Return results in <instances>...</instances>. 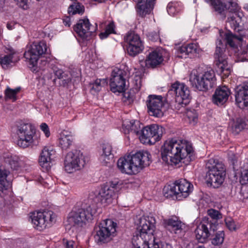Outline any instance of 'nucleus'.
<instances>
[{"label": "nucleus", "instance_id": "obj_1", "mask_svg": "<svg viewBox=\"0 0 248 248\" xmlns=\"http://www.w3.org/2000/svg\"><path fill=\"white\" fill-rule=\"evenodd\" d=\"M226 21V28H229L239 33L233 35L232 32L226 33L225 38L222 40L217 39L216 42V48L214 55L215 63L217 66V71L223 77H228L231 72V65L228 63V58L225 54L226 45L235 47L242 40L244 32L243 27L240 25L242 18L236 11H229Z\"/></svg>", "mask_w": 248, "mask_h": 248}, {"label": "nucleus", "instance_id": "obj_2", "mask_svg": "<svg viewBox=\"0 0 248 248\" xmlns=\"http://www.w3.org/2000/svg\"><path fill=\"white\" fill-rule=\"evenodd\" d=\"M193 148L189 142L186 140L172 139L167 140L161 148V156L163 160L174 165L178 164L183 159L189 161L191 160Z\"/></svg>", "mask_w": 248, "mask_h": 248}, {"label": "nucleus", "instance_id": "obj_3", "mask_svg": "<svg viewBox=\"0 0 248 248\" xmlns=\"http://www.w3.org/2000/svg\"><path fill=\"white\" fill-rule=\"evenodd\" d=\"M150 154L147 151H139L119 158L117 167L122 172L132 175L138 173L143 168L149 165Z\"/></svg>", "mask_w": 248, "mask_h": 248}, {"label": "nucleus", "instance_id": "obj_4", "mask_svg": "<svg viewBox=\"0 0 248 248\" xmlns=\"http://www.w3.org/2000/svg\"><path fill=\"white\" fill-rule=\"evenodd\" d=\"M155 224V219L153 217H144L139 219L137 231L132 239L133 247L143 246L152 241V239L154 241Z\"/></svg>", "mask_w": 248, "mask_h": 248}, {"label": "nucleus", "instance_id": "obj_5", "mask_svg": "<svg viewBox=\"0 0 248 248\" xmlns=\"http://www.w3.org/2000/svg\"><path fill=\"white\" fill-rule=\"evenodd\" d=\"M96 209L93 205L82 203L79 207H75L70 213L67 221L71 226L83 227L93 219Z\"/></svg>", "mask_w": 248, "mask_h": 248}, {"label": "nucleus", "instance_id": "obj_6", "mask_svg": "<svg viewBox=\"0 0 248 248\" xmlns=\"http://www.w3.org/2000/svg\"><path fill=\"white\" fill-rule=\"evenodd\" d=\"M208 171L207 182L214 188L218 187L224 182L226 169L224 164L217 159L211 158L206 163Z\"/></svg>", "mask_w": 248, "mask_h": 248}, {"label": "nucleus", "instance_id": "obj_7", "mask_svg": "<svg viewBox=\"0 0 248 248\" xmlns=\"http://www.w3.org/2000/svg\"><path fill=\"white\" fill-rule=\"evenodd\" d=\"M216 81L215 73L212 69L203 73L193 70L189 77V81L192 86L201 91H206L212 88Z\"/></svg>", "mask_w": 248, "mask_h": 248}, {"label": "nucleus", "instance_id": "obj_8", "mask_svg": "<svg viewBox=\"0 0 248 248\" xmlns=\"http://www.w3.org/2000/svg\"><path fill=\"white\" fill-rule=\"evenodd\" d=\"M35 132V128L31 124L22 121L18 122L16 125L18 146L23 148L31 146L34 141Z\"/></svg>", "mask_w": 248, "mask_h": 248}, {"label": "nucleus", "instance_id": "obj_9", "mask_svg": "<svg viewBox=\"0 0 248 248\" xmlns=\"http://www.w3.org/2000/svg\"><path fill=\"white\" fill-rule=\"evenodd\" d=\"M116 223L112 220L107 219L101 221L95 228L94 239L98 244L110 241L116 235Z\"/></svg>", "mask_w": 248, "mask_h": 248}, {"label": "nucleus", "instance_id": "obj_10", "mask_svg": "<svg viewBox=\"0 0 248 248\" xmlns=\"http://www.w3.org/2000/svg\"><path fill=\"white\" fill-rule=\"evenodd\" d=\"M47 46L44 41L33 42L28 50L24 53V57L29 62L30 67L33 71H37L38 61L42 56L47 53Z\"/></svg>", "mask_w": 248, "mask_h": 248}, {"label": "nucleus", "instance_id": "obj_11", "mask_svg": "<svg viewBox=\"0 0 248 248\" xmlns=\"http://www.w3.org/2000/svg\"><path fill=\"white\" fill-rule=\"evenodd\" d=\"M30 218L33 227L42 231L51 227L56 221V215L52 211L45 210L31 213Z\"/></svg>", "mask_w": 248, "mask_h": 248}, {"label": "nucleus", "instance_id": "obj_12", "mask_svg": "<svg viewBox=\"0 0 248 248\" xmlns=\"http://www.w3.org/2000/svg\"><path fill=\"white\" fill-rule=\"evenodd\" d=\"M164 132L163 127L153 124L144 127L139 138L143 144H153L160 140Z\"/></svg>", "mask_w": 248, "mask_h": 248}, {"label": "nucleus", "instance_id": "obj_13", "mask_svg": "<svg viewBox=\"0 0 248 248\" xmlns=\"http://www.w3.org/2000/svg\"><path fill=\"white\" fill-rule=\"evenodd\" d=\"M85 164L82 153L79 150L69 152L65 156L64 167L65 171L69 173L80 170Z\"/></svg>", "mask_w": 248, "mask_h": 248}, {"label": "nucleus", "instance_id": "obj_14", "mask_svg": "<svg viewBox=\"0 0 248 248\" xmlns=\"http://www.w3.org/2000/svg\"><path fill=\"white\" fill-rule=\"evenodd\" d=\"M172 94H175V101L179 105L186 106L190 102V91L184 83L176 81L172 84L167 94V98Z\"/></svg>", "mask_w": 248, "mask_h": 248}, {"label": "nucleus", "instance_id": "obj_15", "mask_svg": "<svg viewBox=\"0 0 248 248\" xmlns=\"http://www.w3.org/2000/svg\"><path fill=\"white\" fill-rule=\"evenodd\" d=\"M127 72L122 69L115 68L111 73L109 79L110 90L113 93H123L125 90V78Z\"/></svg>", "mask_w": 248, "mask_h": 248}, {"label": "nucleus", "instance_id": "obj_16", "mask_svg": "<svg viewBox=\"0 0 248 248\" xmlns=\"http://www.w3.org/2000/svg\"><path fill=\"white\" fill-rule=\"evenodd\" d=\"M217 229V221L203 220L202 222L197 226L195 231L196 238L199 243L206 242L212 232H214Z\"/></svg>", "mask_w": 248, "mask_h": 248}, {"label": "nucleus", "instance_id": "obj_17", "mask_svg": "<svg viewBox=\"0 0 248 248\" xmlns=\"http://www.w3.org/2000/svg\"><path fill=\"white\" fill-rule=\"evenodd\" d=\"M161 95H150L146 101L148 112L151 116L161 117L166 111L165 104Z\"/></svg>", "mask_w": 248, "mask_h": 248}, {"label": "nucleus", "instance_id": "obj_18", "mask_svg": "<svg viewBox=\"0 0 248 248\" xmlns=\"http://www.w3.org/2000/svg\"><path fill=\"white\" fill-rule=\"evenodd\" d=\"M119 189L118 182H109L101 188L97 199L101 204L107 206L112 202L113 197Z\"/></svg>", "mask_w": 248, "mask_h": 248}, {"label": "nucleus", "instance_id": "obj_19", "mask_svg": "<svg viewBox=\"0 0 248 248\" xmlns=\"http://www.w3.org/2000/svg\"><path fill=\"white\" fill-rule=\"evenodd\" d=\"M126 43L127 51L128 54L135 56L141 52L143 46L139 35L134 32H128L124 37Z\"/></svg>", "mask_w": 248, "mask_h": 248}, {"label": "nucleus", "instance_id": "obj_20", "mask_svg": "<svg viewBox=\"0 0 248 248\" xmlns=\"http://www.w3.org/2000/svg\"><path fill=\"white\" fill-rule=\"evenodd\" d=\"M210 3L214 11L224 15L225 12L237 11L238 5L236 0H210Z\"/></svg>", "mask_w": 248, "mask_h": 248}, {"label": "nucleus", "instance_id": "obj_21", "mask_svg": "<svg viewBox=\"0 0 248 248\" xmlns=\"http://www.w3.org/2000/svg\"><path fill=\"white\" fill-rule=\"evenodd\" d=\"M96 29V25H92L87 18L79 20L74 27L75 32L83 39L87 38L92 33L95 32Z\"/></svg>", "mask_w": 248, "mask_h": 248}, {"label": "nucleus", "instance_id": "obj_22", "mask_svg": "<svg viewBox=\"0 0 248 248\" xmlns=\"http://www.w3.org/2000/svg\"><path fill=\"white\" fill-rule=\"evenodd\" d=\"M235 102L241 109H248V85L239 86L235 91Z\"/></svg>", "mask_w": 248, "mask_h": 248}, {"label": "nucleus", "instance_id": "obj_23", "mask_svg": "<svg viewBox=\"0 0 248 248\" xmlns=\"http://www.w3.org/2000/svg\"><path fill=\"white\" fill-rule=\"evenodd\" d=\"M177 186L178 200L187 197L193 190V185L186 179H180L175 181Z\"/></svg>", "mask_w": 248, "mask_h": 248}, {"label": "nucleus", "instance_id": "obj_24", "mask_svg": "<svg viewBox=\"0 0 248 248\" xmlns=\"http://www.w3.org/2000/svg\"><path fill=\"white\" fill-rule=\"evenodd\" d=\"M230 95V90L226 86L218 87L213 96V102L217 106H221L227 101Z\"/></svg>", "mask_w": 248, "mask_h": 248}, {"label": "nucleus", "instance_id": "obj_25", "mask_svg": "<svg viewBox=\"0 0 248 248\" xmlns=\"http://www.w3.org/2000/svg\"><path fill=\"white\" fill-rule=\"evenodd\" d=\"M112 152V148L111 144L109 143H104L102 144L99 159L103 165H108L113 161V155Z\"/></svg>", "mask_w": 248, "mask_h": 248}, {"label": "nucleus", "instance_id": "obj_26", "mask_svg": "<svg viewBox=\"0 0 248 248\" xmlns=\"http://www.w3.org/2000/svg\"><path fill=\"white\" fill-rule=\"evenodd\" d=\"M163 51L155 50L150 52L145 60V65L148 68H155L160 65L163 61Z\"/></svg>", "mask_w": 248, "mask_h": 248}, {"label": "nucleus", "instance_id": "obj_27", "mask_svg": "<svg viewBox=\"0 0 248 248\" xmlns=\"http://www.w3.org/2000/svg\"><path fill=\"white\" fill-rule=\"evenodd\" d=\"M123 128L125 134L131 132L139 135L141 134V130L143 128L142 126L141 127V124L138 121L125 120L123 122Z\"/></svg>", "mask_w": 248, "mask_h": 248}, {"label": "nucleus", "instance_id": "obj_28", "mask_svg": "<svg viewBox=\"0 0 248 248\" xmlns=\"http://www.w3.org/2000/svg\"><path fill=\"white\" fill-rule=\"evenodd\" d=\"M155 0H139L137 4V11L141 17L151 13L154 8Z\"/></svg>", "mask_w": 248, "mask_h": 248}, {"label": "nucleus", "instance_id": "obj_29", "mask_svg": "<svg viewBox=\"0 0 248 248\" xmlns=\"http://www.w3.org/2000/svg\"><path fill=\"white\" fill-rule=\"evenodd\" d=\"M55 152L52 149L45 147L42 150L39 159V163L42 167L47 169L50 167V163L51 160V157L54 155Z\"/></svg>", "mask_w": 248, "mask_h": 248}, {"label": "nucleus", "instance_id": "obj_30", "mask_svg": "<svg viewBox=\"0 0 248 248\" xmlns=\"http://www.w3.org/2000/svg\"><path fill=\"white\" fill-rule=\"evenodd\" d=\"M163 224L166 228L171 230L175 233L181 232L183 224L176 217L163 220Z\"/></svg>", "mask_w": 248, "mask_h": 248}, {"label": "nucleus", "instance_id": "obj_31", "mask_svg": "<svg viewBox=\"0 0 248 248\" xmlns=\"http://www.w3.org/2000/svg\"><path fill=\"white\" fill-rule=\"evenodd\" d=\"M10 172L3 166H0V195L5 194L10 186V182L7 180V177Z\"/></svg>", "mask_w": 248, "mask_h": 248}, {"label": "nucleus", "instance_id": "obj_32", "mask_svg": "<svg viewBox=\"0 0 248 248\" xmlns=\"http://www.w3.org/2000/svg\"><path fill=\"white\" fill-rule=\"evenodd\" d=\"M73 136L67 131H64L60 134L59 145L62 150H67L70 148L73 142Z\"/></svg>", "mask_w": 248, "mask_h": 248}, {"label": "nucleus", "instance_id": "obj_33", "mask_svg": "<svg viewBox=\"0 0 248 248\" xmlns=\"http://www.w3.org/2000/svg\"><path fill=\"white\" fill-rule=\"evenodd\" d=\"M177 191L175 182L171 185L165 186L163 189V193L165 197L170 198L175 196L176 198L178 200L177 195L178 192Z\"/></svg>", "mask_w": 248, "mask_h": 248}, {"label": "nucleus", "instance_id": "obj_34", "mask_svg": "<svg viewBox=\"0 0 248 248\" xmlns=\"http://www.w3.org/2000/svg\"><path fill=\"white\" fill-rule=\"evenodd\" d=\"M247 126V123L245 119L242 118H238L236 119L232 128L233 132L238 134Z\"/></svg>", "mask_w": 248, "mask_h": 248}, {"label": "nucleus", "instance_id": "obj_35", "mask_svg": "<svg viewBox=\"0 0 248 248\" xmlns=\"http://www.w3.org/2000/svg\"><path fill=\"white\" fill-rule=\"evenodd\" d=\"M20 88H17L14 90L7 87L5 91V100L11 99L14 102L17 99L16 94L20 91Z\"/></svg>", "mask_w": 248, "mask_h": 248}, {"label": "nucleus", "instance_id": "obj_36", "mask_svg": "<svg viewBox=\"0 0 248 248\" xmlns=\"http://www.w3.org/2000/svg\"><path fill=\"white\" fill-rule=\"evenodd\" d=\"M84 6L78 2H75L74 4L71 5L68 10V12L70 15H75L77 13L81 14L84 12Z\"/></svg>", "mask_w": 248, "mask_h": 248}, {"label": "nucleus", "instance_id": "obj_37", "mask_svg": "<svg viewBox=\"0 0 248 248\" xmlns=\"http://www.w3.org/2000/svg\"><path fill=\"white\" fill-rule=\"evenodd\" d=\"M13 54L4 55L3 57H0V63L3 69H7L10 65L12 63Z\"/></svg>", "mask_w": 248, "mask_h": 248}, {"label": "nucleus", "instance_id": "obj_38", "mask_svg": "<svg viewBox=\"0 0 248 248\" xmlns=\"http://www.w3.org/2000/svg\"><path fill=\"white\" fill-rule=\"evenodd\" d=\"M224 233L223 231L217 232L215 236L212 239V243L214 245H220L223 242Z\"/></svg>", "mask_w": 248, "mask_h": 248}, {"label": "nucleus", "instance_id": "obj_39", "mask_svg": "<svg viewBox=\"0 0 248 248\" xmlns=\"http://www.w3.org/2000/svg\"><path fill=\"white\" fill-rule=\"evenodd\" d=\"M55 75L58 78L62 79L63 85L66 84L70 81V78H66V74L61 69L56 70Z\"/></svg>", "mask_w": 248, "mask_h": 248}, {"label": "nucleus", "instance_id": "obj_40", "mask_svg": "<svg viewBox=\"0 0 248 248\" xmlns=\"http://www.w3.org/2000/svg\"><path fill=\"white\" fill-rule=\"evenodd\" d=\"M105 83L106 81L104 79H97L93 83L91 90L96 92H99L101 90L102 84H105Z\"/></svg>", "mask_w": 248, "mask_h": 248}, {"label": "nucleus", "instance_id": "obj_41", "mask_svg": "<svg viewBox=\"0 0 248 248\" xmlns=\"http://www.w3.org/2000/svg\"><path fill=\"white\" fill-rule=\"evenodd\" d=\"M13 170H16L19 167L18 159L16 157H12L7 161Z\"/></svg>", "mask_w": 248, "mask_h": 248}, {"label": "nucleus", "instance_id": "obj_42", "mask_svg": "<svg viewBox=\"0 0 248 248\" xmlns=\"http://www.w3.org/2000/svg\"><path fill=\"white\" fill-rule=\"evenodd\" d=\"M207 214L209 216L211 217L213 219L217 220L222 218V215L220 213L215 209H210L207 211Z\"/></svg>", "mask_w": 248, "mask_h": 248}, {"label": "nucleus", "instance_id": "obj_43", "mask_svg": "<svg viewBox=\"0 0 248 248\" xmlns=\"http://www.w3.org/2000/svg\"><path fill=\"white\" fill-rule=\"evenodd\" d=\"M187 49H186V46H183L180 47L177 50L176 56L180 58H186L187 56Z\"/></svg>", "mask_w": 248, "mask_h": 248}, {"label": "nucleus", "instance_id": "obj_44", "mask_svg": "<svg viewBox=\"0 0 248 248\" xmlns=\"http://www.w3.org/2000/svg\"><path fill=\"white\" fill-rule=\"evenodd\" d=\"M167 11L169 15L174 16L178 12L179 9L177 8L176 3L170 2L167 6Z\"/></svg>", "mask_w": 248, "mask_h": 248}, {"label": "nucleus", "instance_id": "obj_45", "mask_svg": "<svg viewBox=\"0 0 248 248\" xmlns=\"http://www.w3.org/2000/svg\"><path fill=\"white\" fill-rule=\"evenodd\" d=\"M187 51V54L188 57H192V55L197 53V46L194 44H190L187 45H186Z\"/></svg>", "mask_w": 248, "mask_h": 248}, {"label": "nucleus", "instance_id": "obj_46", "mask_svg": "<svg viewBox=\"0 0 248 248\" xmlns=\"http://www.w3.org/2000/svg\"><path fill=\"white\" fill-rule=\"evenodd\" d=\"M187 51V54L188 57H192V55L197 53V46L194 44H190L187 45H186Z\"/></svg>", "mask_w": 248, "mask_h": 248}, {"label": "nucleus", "instance_id": "obj_47", "mask_svg": "<svg viewBox=\"0 0 248 248\" xmlns=\"http://www.w3.org/2000/svg\"><path fill=\"white\" fill-rule=\"evenodd\" d=\"M133 248H150L149 247V243L144 244L142 248H140V246L133 247ZM154 248H172V246L168 243H165L162 244L160 247L158 244H155L154 245Z\"/></svg>", "mask_w": 248, "mask_h": 248}, {"label": "nucleus", "instance_id": "obj_48", "mask_svg": "<svg viewBox=\"0 0 248 248\" xmlns=\"http://www.w3.org/2000/svg\"><path fill=\"white\" fill-rule=\"evenodd\" d=\"M227 227L231 231H234L236 229V225L233 220L230 217L227 218L225 220Z\"/></svg>", "mask_w": 248, "mask_h": 248}, {"label": "nucleus", "instance_id": "obj_49", "mask_svg": "<svg viewBox=\"0 0 248 248\" xmlns=\"http://www.w3.org/2000/svg\"><path fill=\"white\" fill-rule=\"evenodd\" d=\"M63 244L65 248H77V245L73 240H67L64 239L63 240Z\"/></svg>", "mask_w": 248, "mask_h": 248}, {"label": "nucleus", "instance_id": "obj_50", "mask_svg": "<svg viewBox=\"0 0 248 248\" xmlns=\"http://www.w3.org/2000/svg\"><path fill=\"white\" fill-rule=\"evenodd\" d=\"M115 28L114 22L111 21L106 26L105 30L109 34L115 33Z\"/></svg>", "mask_w": 248, "mask_h": 248}, {"label": "nucleus", "instance_id": "obj_51", "mask_svg": "<svg viewBox=\"0 0 248 248\" xmlns=\"http://www.w3.org/2000/svg\"><path fill=\"white\" fill-rule=\"evenodd\" d=\"M239 61L241 62L248 61V49L246 48V50H244L240 54L239 57Z\"/></svg>", "mask_w": 248, "mask_h": 248}, {"label": "nucleus", "instance_id": "obj_52", "mask_svg": "<svg viewBox=\"0 0 248 248\" xmlns=\"http://www.w3.org/2000/svg\"><path fill=\"white\" fill-rule=\"evenodd\" d=\"M41 129L44 132L46 136L48 137L50 136V132L48 125L46 123H43L40 125Z\"/></svg>", "mask_w": 248, "mask_h": 248}, {"label": "nucleus", "instance_id": "obj_53", "mask_svg": "<svg viewBox=\"0 0 248 248\" xmlns=\"http://www.w3.org/2000/svg\"><path fill=\"white\" fill-rule=\"evenodd\" d=\"M186 115L190 120H192L193 122H195L198 118L197 115L196 113H193L191 111H188Z\"/></svg>", "mask_w": 248, "mask_h": 248}, {"label": "nucleus", "instance_id": "obj_54", "mask_svg": "<svg viewBox=\"0 0 248 248\" xmlns=\"http://www.w3.org/2000/svg\"><path fill=\"white\" fill-rule=\"evenodd\" d=\"M110 34L107 32L105 30L104 32H102L99 34V37L101 39L107 38Z\"/></svg>", "mask_w": 248, "mask_h": 248}, {"label": "nucleus", "instance_id": "obj_55", "mask_svg": "<svg viewBox=\"0 0 248 248\" xmlns=\"http://www.w3.org/2000/svg\"><path fill=\"white\" fill-rule=\"evenodd\" d=\"M5 4V0H0V11H2Z\"/></svg>", "mask_w": 248, "mask_h": 248}, {"label": "nucleus", "instance_id": "obj_56", "mask_svg": "<svg viewBox=\"0 0 248 248\" xmlns=\"http://www.w3.org/2000/svg\"><path fill=\"white\" fill-rule=\"evenodd\" d=\"M14 24L12 23H8L7 24V28L10 30H11L14 28Z\"/></svg>", "mask_w": 248, "mask_h": 248}, {"label": "nucleus", "instance_id": "obj_57", "mask_svg": "<svg viewBox=\"0 0 248 248\" xmlns=\"http://www.w3.org/2000/svg\"><path fill=\"white\" fill-rule=\"evenodd\" d=\"M3 205V199L2 197V194H1L0 195V209L2 208Z\"/></svg>", "mask_w": 248, "mask_h": 248}, {"label": "nucleus", "instance_id": "obj_58", "mask_svg": "<svg viewBox=\"0 0 248 248\" xmlns=\"http://www.w3.org/2000/svg\"><path fill=\"white\" fill-rule=\"evenodd\" d=\"M196 248H205V247L203 246H200L197 247Z\"/></svg>", "mask_w": 248, "mask_h": 248}, {"label": "nucleus", "instance_id": "obj_59", "mask_svg": "<svg viewBox=\"0 0 248 248\" xmlns=\"http://www.w3.org/2000/svg\"><path fill=\"white\" fill-rule=\"evenodd\" d=\"M65 25H67L68 26H69L70 25L68 22H65Z\"/></svg>", "mask_w": 248, "mask_h": 248}, {"label": "nucleus", "instance_id": "obj_60", "mask_svg": "<svg viewBox=\"0 0 248 248\" xmlns=\"http://www.w3.org/2000/svg\"><path fill=\"white\" fill-rule=\"evenodd\" d=\"M126 94H127V93H124V96H125V97H127V98H128V97H129V95H128V96H126Z\"/></svg>", "mask_w": 248, "mask_h": 248}, {"label": "nucleus", "instance_id": "obj_61", "mask_svg": "<svg viewBox=\"0 0 248 248\" xmlns=\"http://www.w3.org/2000/svg\"><path fill=\"white\" fill-rule=\"evenodd\" d=\"M140 89V87H137L136 89L137 90H139Z\"/></svg>", "mask_w": 248, "mask_h": 248}, {"label": "nucleus", "instance_id": "obj_62", "mask_svg": "<svg viewBox=\"0 0 248 248\" xmlns=\"http://www.w3.org/2000/svg\"><path fill=\"white\" fill-rule=\"evenodd\" d=\"M196 0H194V2H195Z\"/></svg>", "mask_w": 248, "mask_h": 248}]
</instances>
